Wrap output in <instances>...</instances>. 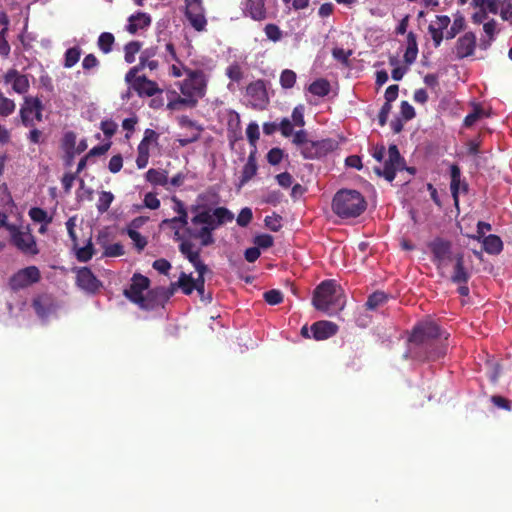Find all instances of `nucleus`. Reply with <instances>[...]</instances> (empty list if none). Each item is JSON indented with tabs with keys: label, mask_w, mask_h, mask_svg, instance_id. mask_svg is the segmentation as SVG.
I'll use <instances>...</instances> for the list:
<instances>
[{
	"label": "nucleus",
	"mask_w": 512,
	"mask_h": 512,
	"mask_svg": "<svg viewBox=\"0 0 512 512\" xmlns=\"http://www.w3.org/2000/svg\"><path fill=\"white\" fill-rule=\"evenodd\" d=\"M501 0H472L471 6L477 9H483L491 14H497Z\"/></svg>",
	"instance_id": "nucleus-4"
},
{
	"label": "nucleus",
	"mask_w": 512,
	"mask_h": 512,
	"mask_svg": "<svg viewBox=\"0 0 512 512\" xmlns=\"http://www.w3.org/2000/svg\"><path fill=\"white\" fill-rule=\"evenodd\" d=\"M395 32H405V26H404V24H403V23H401V24L397 27V29H396V31H395Z\"/></svg>",
	"instance_id": "nucleus-14"
},
{
	"label": "nucleus",
	"mask_w": 512,
	"mask_h": 512,
	"mask_svg": "<svg viewBox=\"0 0 512 512\" xmlns=\"http://www.w3.org/2000/svg\"><path fill=\"white\" fill-rule=\"evenodd\" d=\"M338 3H343V4H346V5H351L352 3H354L356 0H336Z\"/></svg>",
	"instance_id": "nucleus-13"
},
{
	"label": "nucleus",
	"mask_w": 512,
	"mask_h": 512,
	"mask_svg": "<svg viewBox=\"0 0 512 512\" xmlns=\"http://www.w3.org/2000/svg\"><path fill=\"white\" fill-rule=\"evenodd\" d=\"M333 9H334L333 4L324 3L320 6L318 13L321 17H328L329 15L332 14Z\"/></svg>",
	"instance_id": "nucleus-7"
},
{
	"label": "nucleus",
	"mask_w": 512,
	"mask_h": 512,
	"mask_svg": "<svg viewBox=\"0 0 512 512\" xmlns=\"http://www.w3.org/2000/svg\"><path fill=\"white\" fill-rule=\"evenodd\" d=\"M266 0H245L244 13L255 21H263L267 18L265 6Z\"/></svg>",
	"instance_id": "nucleus-2"
},
{
	"label": "nucleus",
	"mask_w": 512,
	"mask_h": 512,
	"mask_svg": "<svg viewBox=\"0 0 512 512\" xmlns=\"http://www.w3.org/2000/svg\"><path fill=\"white\" fill-rule=\"evenodd\" d=\"M487 11L483 10V9H479L478 12H475L473 15H472V20L474 23H477V24H481L483 23L486 18H487Z\"/></svg>",
	"instance_id": "nucleus-8"
},
{
	"label": "nucleus",
	"mask_w": 512,
	"mask_h": 512,
	"mask_svg": "<svg viewBox=\"0 0 512 512\" xmlns=\"http://www.w3.org/2000/svg\"><path fill=\"white\" fill-rule=\"evenodd\" d=\"M264 32H280L279 28L275 24H268L264 28Z\"/></svg>",
	"instance_id": "nucleus-11"
},
{
	"label": "nucleus",
	"mask_w": 512,
	"mask_h": 512,
	"mask_svg": "<svg viewBox=\"0 0 512 512\" xmlns=\"http://www.w3.org/2000/svg\"><path fill=\"white\" fill-rule=\"evenodd\" d=\"M500 16L502 20L512 23V2L511 0H503L500 2Z\"/></svg>",
	"instance_id": "nucleus-5"
},
{
	"label": "nucleus",
	"mask_w": 512,
	"mask_h": 512,
	"mask_svg": "<svg viewBox=\"0 0 512 512\" xmlns=\"http://www.w3.org/2000/svg\"><path fill=\"white\" fill-rule=\"evenodd\" d=\"M0 24H3L4 27L0 32H7L8 31V17L5 13H0Z\"/></svg>",
	"instance_id": "nucleus-10"
},
{
	"label": "nucleus",
	"mask_w": 512,
	"mask_h": 512,
	"mask_svg": "<svg viewBox=\"0 0 512 512\" xmlns=\"http://www.w3.org/2000/svg\"><path fill=\"white\" fill-rule=\"evenodd\" d=\"M430 32L436 33L439 32L437 29L433 28L432 26H429Z\"/></svg>",
	"instance_id": "nucleus-16"
},
{
	"label": "nucleus",
	"mask_w": 512,
	"mask_h": 512,
	"mask_svg": "<svg viewBox=\"0 0 512 512\" xmlns=\"http://www.w3.org/2000/svg\"><path fill=\"white\" fill-rule=\"evenodd\" d=\"M438 1L437 0H425V6L426 7H430V6H438Z\"/></svg>",
	"instance_id": "nucleus-12"
},
{
	"label": "nucleus",
	"mask_w": 512,
	"mask_h": 512,
	"mask_svg": "<svg viewBox=\"0 0 512 512\" xmlns=\"http://www.w3.org/2000/svg\"><path fill=\"white\" fill-rule=\"evenodd\" d=\"M291 1H292V0H282V2H283L286 6H288V5L290 4V2H291Z\"/></svg>",
	"instance_id": "nucleus-17"
},
{
	"label": "nucleus",
	"mask_w": 512,
	"mask_h": 512,
	"mask_svg": "<svg viewBox=\"0 0 512 512\" xmlns=\"http://www.w3.org/2000/svg\"><path fill=\"white\" fill-rule=\"evenodd\" d=\"M457 1H458V4L461 6L465 5L468 2V0H457Z\"/></svg>",
	"instance_id": "nucleus-15"
},
{
	"label": "nucleus",
	"mask_w": 512,
	"mask_h": 512,
	"mask_svg": "<svg viewBox=\"0 0 512 512\" xmlns=\"http://www.w3.org/2000/svg\"><path fill=\"white\" fill-rule=\"evenodd\" d=\"M185 16L191 26L198 32L205 29L207 20L201 0H185Z\"/></svg>",
	"instance_id": "nucleus-1"
},
{
	"label": "nucleus",
	"mask_w": 512,
	"mask_h": 512,
	"mask_svg": "<svg viewBox=\"0 0 512 512\" xmlns=\"http://www.w3.org/2000/svg\"><path fill=\"white\" fill-rule=\"evenodd\" d=\"M151 23V17L147 13L139 12L136 15L129 17V23L127 25L128 32H137L149 27Z\"/></svg>",
	"instance_id": "nucleus-3"
},
{
	"label": "nucleus",
	"mask_w": 512,
	"mask_h": 512,
	"mask_svg": "<svg viewBox=\"0 0 512 512\" xmlns=\"http://www.w3.org/2000/svg\"><path fill=\"white\" fill-rule=\"evenodd\" d=\"M310 0H292L287 7L294 10H302L309 6Z\"/></svg>",
	"instance_id": "nucleus-6"
},
{
	"label": "nucleus",
	"mask_w": 512,
	"mask_h": 512,
	"mask_svg": "<svg viewBox=\"0 0 512 512\" xmlns=\"http://www.w3.org/2000/svg\"><path fill=\"white\" fill-rule=\"evenodd\" d=\"M495 28H496V22L494 20L484 23V26H483L484 32H494Z\"/></svg>",
	"instance_id": "nucleus-9"
},
{
	"label": "nucleus",
	"mask_w": 512,
	"mask_h": 512,
	"mask_svg": "<svg viewBox=\"0 0 512 512\" xmlns=\"http://www.w3.org/2000/svg\"><path fill=\"white\" fill-rule=\"evenodd\" d=\"M136 3H137L138 5H142V0H137V1H136Z\"/></svg>",
	"instance_id": "nucleus-18"
}]
</instances>
